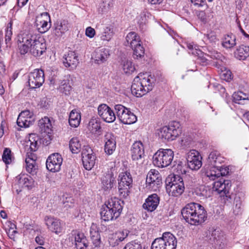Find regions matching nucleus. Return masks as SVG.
<instances>
[{"instance_id": "obj_1", "label": "nucleus", "mask_w": 249, "mask_h": 249, "mask_svg": "<svg viewBox=\"0 0 249 249\" xmlns=\"http://www.w3.org/2000/svg\"><path fill=\"white\" fill-rule=\"evenodd\" d=\"M181 213L185 221L192 225H199L207 218V213L204 207L197 203L186 204L182 209Z\"/></svg>"}, {"instance_id": "obj_2", "label": "nucleus", "mask_w": 249, "mask_h": 249, "mask_svg": "<svg viewBox=\"0 0 249 249\" xmlns=\"http://www.w3.org/2000/svg\"><path fill=\"white\" fill-rule=\"evenodd\" d=\"M155 79L147 73H139L133 80L131 90L133 94L142 97L151 91Z\"/></svg>"}, {"instance_id": "obj_3", "label": "nucleus", "mask_w": 249, "mask_h": 249, "mask_svg": "<svg viewBox=\"0 0 249 249\" xmlns=\"http://www.w3.org/2000/svg\"><path fill=\"white\" fill-rule=\"evenodd\" d=\"M123 204V201L116 197L109 199L101 209V218L105 221L116 219L122 213Z\"/></svg>"}, {"instance_id": "obj_4", "label": "nucleus", "mask_w": 249, "mask_h": 249, "mask_svg": "<svg viewBox=\"0 0 249 249\" xmlns=\"http://www.w3.org/2000/svg\"><path fill=\"white\" fill-rule=\"evenodd\" d=\"M180 124L172 122L168 125L164 126L158 130V135L162 141H173L181 133Z\"/></svg>"}, {"instance_id": "obj_5", "label": "nucleus", "mask_w": 249, "mask_h": 249, "mask_svg": "<svg viewBox=\"0 0 249 249\" xmlns=\"http://www.w3.org/2000/svg\"><path fill=\"white\" fill-rule=\"evenodd\" d=\"M174 156L170 149L160 148L153 156V164L159 168L166 167L171 164Z\"/></svg>"}, {"instance_id": "obj_6", "label": "nucleus", "mask_w": 249, "mask_h": 249, "mask_svg": "<svg viewBox=\"0 0 249 249\" xmlns=\"http://www.w3.org/2000/svg\"><path fill=\"white\" fill-rule=\"evenodd\" d=\"M41 37L39 34L34 33L32 31L24 33L19 36L18 41L20 43L19 49L21 54L26 53L32 49V47L36 44V41H38Z\"/></svg>"}, {"instance_id": "obj_7", "label": "nucleus", "mask_w": 249, "mask_h": 249, "mask_svg": "<svg viewBox=\"0 0 249 249\" xmlns=\"http://www.w3.org/2000/svg\"><path fill=\"white\" fill-rule=\"evenodd\" d=\"M177 239L170 232H164L162 236L155 239L151 245V249H176Z\"/></svg>"}, {"instance_id": "obj_8", "label": "nucleus", "mask_w": 249, "mask_h": 249, "mask_svg": "<svg viewBox=\"0 0 249 249\" xmlns=\"http://www.w3.org/2000/svg\"><path fill=\"white\" fill-rule=\"evenodd\" d=\"M125 39V45L130 46L133 50L134 58L138 59L144 56V48L141 44L140 36L135 32L129 33Z\"/></svg>"}, {"instance_id": "obj_9", "label": "nucleus", "mask_w": 249, "mask_h": 249, "mask_svg": "<svg viewBox=\"0 0 249 249\" xmlns=\"http://www.w3.org/2000/svg\"><path fill=\"white\" fill-rule=\"evenodd\" d=\"M118 180L119 196L122 197H126L129 195L133 182L131 174L128 172L121 173Z\"/></svg>"}, {"instance_id": "obj_10", "label": "nucleus", "mask_w": 249, "mask_h": 249, "mask_svg": "<svg viewBox=\"0 0 249 249\" xmlns=\"http://www.w3.org/2000/svg\"><path fill=\"white\" fill-rule=\"evenodd\" d=\"M44 82V73L41 69H35L28 75V85L32 89L39 88Z\"/></svg>"}, {"instance_id": "obj_11", "label": "nucleus", "mask_w": 249, "mask_h": 249, "mask_svg": "<svg viewBox=\"0 0 249 249\" xmlns=\"http://www.w3.org/2000/svg\"><path fill=\"white\" fill-rule=\"evenodd\" d=\"M82 157L84 168L87 170H91L96 162V156L92 149L89 146H84Z\"/></svg>"}, {"instance_id": "obj_12", "label": "nucleus", "mask_w": 249, "mask_h": 249, "mask_svg": "<svg viewBox=\"0 0 249 249\" xmlns=\"http://www.w3.org/2000/svg\"><path fill=\"white\" fill-rule=\"evenodd\" d=\"M146 182L147 186L156 191L162 184L161 177L159 172L155 169L150 170L147 175Z\"/></svg>"}, {"instance_id": "obj_13", "label": "nucleus", "mask_w": 249, "mask_h": 249, "mask_svg": "<svg viewBox=\"0 0 249 249\" xmlns=\"http://www.w3.org/2000/svg\"><path fill=\"white\" fill-rule=\"evenodd\" d=\"M184 183L182 178L178 179V182L174 180L166 183V191L169 196H178L181 195L184 192Z\"/></svg>"}, {"instance_id": "obj_14", "label": "nucleus", "mask_w": 249, "mask_h": 249, "mask_svg": "<svg viewBox=\"0 0 249 249\" xmlns=\"http://www.w3.org/2000/svg\"><path fill=\"white\" fill-rule=\"evenodd\" d=\"M202 158L196 150H191L186 154L188 167L192 170L199 169L202 166Z\"/></svg>"}, {"instance_id": "obj_15", "label": "nucleus", "mask_w": 249, "mask_h": 249, "mask_svg": "<svg viewBox=\"0 0 249 249\" xmlns=\"http://www.w3.org/2000/svg\"><path fill=\"white\" fill-rule=\"evenodd\" d=\"M63 161L61 155L55 153L51 154L46 160V167L50 171L55 172L60 170Z\"/></svg>"}, {"instance_id": "obj_16", "label": "nucleus", "mask_w": 249, "mask_h": 249, "mask_svg": "<svg viewBox=\"0 0 249 249\" xmlns=\"http://www.w3.org/2000/svg\"><path fill=\"white\" fill-rule=\"evenodd\" d=\"M99 116L107 123H112L116 119V114L113 110L106 104H102L98 107Z\"/></svg>"}, {"instance_id": "obj_17", "label": "nucleus", "mask_w": 249, "mask_h": 249, "mask_svg": "<svg viewBox=\"0 0 249 249\" xmlns=\"http://www.w3.org/2000/svg\"><path fill=\"white\" fill-rule=\"evenodd\" d=\"M71 28V24L67 19L57 20L53 24V34L57 37L63 36Z\"/></svg>"}, {"instance_id": "obj_18", "label": "nucleus", "mask_w": 249, "mask_h": 249, "mask_svg": "<svg viewBox=\"0 0 249 249\" xmlns=\"http://www.w3.org/2000/svg\"><path fill=\"white\" fill-rule=\"evenodd\" d=\"M34 121L33 113L29 110L22 111L18 115L17 123L20 127H28Z\"/></svg>"}, {"instance_id": "obj_19", "label": "nucleus", "mask_w": 249, "mask_h": 249, "mask_svg": "<svg viewBox=\"0 0 249 249\" xmlns=\"http://www.w3.org/2000/svg\"><path fill=\"white\" fill-rule=\"evenodd\" d=\"M72 241L74 240V245L77 249H86L88 246V242L84 233L74 231L69 237Z\"/></svg>"}, {"instance_id": "obj_20", "label": "nucleus", "mask_w": 249, "mask_h": 249, "mask_svg": "<svg viewBox=\"0 0 249 249\" xmlns=\"http://www.w3.org/2000/svg\"><path fill=\"white\" fill-rule=\"evenodd\" d=\"M131 155L132 160L135 161H138L144 158V146L141 141L135 142L133 144L131 149Z\"/></svg>"}, {"instance_id": "obj_21", "label": "nucleus", "mask_w": 249, "mask_h": 249, "mask_svg": "<svg viewBox=\"0 0 249 249\" xmlns=\"http://www.w3.org/2000/svg\"><path fill=\"white\" fill-rule=\"evenodd\" d=\"M63 63L65 67L70 70H73L76 68L78 64V56L74 52H70L64 55Z\"/></svg>"}, {"instance_id": "obj_22", "label": "nucleus", "mask_w": 249, "mask_h": 249, "mask_svg": "<svg viewBox=\"0 0 249 249\" xmlns=\"http://www.w3.org/2000/svg\"><path fill=\"white\" fill-rule=\"evenodd\" d=\"M16 180L18 187L30 190L34 186V179L28 175H19L16 177Z\"/></svg>"}, {"instance_id": "obj_23", "label": "nucleus", "mask_w": 249, "mask_h": 249, "mask_svg": "<svg viewBox=\"0 0 249 249\" xmlns=\"http://www.w3.org/2000/svg\"><path fill=\"white\" fill-rule=\"evenodd\" d=\"M115 178L112 172H108L101 178L102 189L106 192L110 190L115 183Z\"/></svg>"}, {"instance_id": "obj_24", "label": "nucleus", "mask_w": 249, "mask_h": 249, "mask_svg": "<svg viewBox=\"0 0 249 249\" xmlns=\"http://www.w3.org/2000/svg\"><path fill=\"white\" fill-rule=\"evenodd\" d=\"M129 233L128 230H123L111 234L108 239L110 245L112 246L118 245L127 237Z\"/></svg>"}, {"instance_id": "obj_25", "label": "nucleus", "mask_w": 249, "mask_h": 249, "mask_svg": "<svg viewBox=\"0 0 249 249\" xmlns=\"http://www.w3.org/2000/svg\"><path fill=\"white\" fill-rule=\"evenodd\" d=\"M160 202V197L156 194L148 196L143 204V208L150 212H153L157 208Z\"/></svg>"}, {"instance_id": "obj_26", "label": "nucleus", "mask_w": 249, "mask_h": 249, "mask_svg": "<svg viewBox=\"0 0 249 249\" xmlns=\"http://www.w3.org/2000/svg\"><path fill=\"white\" fill-rule=\"evenodd\" d=\"M105 151L108 155H111L116 149V141L114 136L107 133L105 136Z\"/></svg>"}, {"instance_id": "obj_27", "label": "nucleus", "mask_w": 249, "mask_h": 249, "mask_svg": "<svg viewBox=\"0 0 249 249\" xmlns=\"http://www.w3.org/2000/svg\"><path fill=\"white\" fill-rule=\"evenodd\" d=\"M38 41H36V44L32 46L30 52L35 56H39L45 52L46 45L43 37H41Z\"/></svg>"}, {"instance_id": "obj_28", "label": "nucleus", "mask_w": 249, "mask_h": 249, "mask_svg": "<svg viewBox=\"0 0 249 249\" xmlns=\"http://www.w3.org/2000/svg\"><path fill=\"white\" fill-rule=\"evenodd\" d=\"M109 55L108 49L105 48H98L93 53V58L96 63L101 64L107 60Z\"/></svg>"}, {"instance_id": "obj_29", "label": "nucleus", "mask_w": 249, "mask_h": 249, "mask_svg": "<svg viewBox=\"0 0 249 249\" xmlns=\"http://www.w3.org/2000/svg\"><path fill=\"white\" fill-rule=\"evenodd\" d=\"M3 228L5 231L8 236L12 239L15 238V234L17 233L16 231V226L14 223L11 221H6L4 223H2Z\"/></svg>"}, {"instance_id": "obj_30", "label": "nucleus", "mask_w": 249, "mask_h": 249, "mask_svg": "<svg viewBox=\"0 0 249 249\" xmlns=\"http://www.w3.org/2000/svg\"><path fill=\"white\" fill-rule=\"evenodd\" d=\"M39 138L35 134L29 135V139L26 142V148L30 149L31 151H36L37 149Z\"/></svg>"}, {"instance_id": "obj_31", "label": "nucleus", "mask_w": 249, "mask_h": 249, "mask_svg": "<svg viewBox=\"0 0 249 249\" xmlns=\"http://www.w3.org/2000/svg\"><path fill=\"white\" fill-rule=\"evenodd\" d=\"M81 121L80 113L76 109L72 110L70 113L69 122L73 127L79 126Z\"/></svg>"}, {"instance_id": "obj_32", "label": "nucleus", "mask_w": 249, "mask_h": 249, "mask_svg": "<svg viewBox=\"0 0 249 249\" xmlns=\"http://www.w3.org/2000/svg\"><path fill=\"white\" fill-rule=\"evenodd\" d=\"M38 125L40 131L46 133H50L52 131V125L50 119L44 117L38 122Z\"/></svg>"}, {"instance_id": "obj_33", "label": "nucleus", "mask_w": 249, "mask_h": 249, "mask_svg": "<svg viewBox=\"0 0 249 249\" xmlns=\"http://www.w3.org/2000/svg\"><path fill=\"white\" fill-rule=\"evenodd\" d=\"M235 56L239 60H245L249 56V47L240 46L234 53Z\"/></svg>"}, {"instance_id": "obj_34", "label": "nucleus", "mask_w": 249, "mask_h": 249, "mask_svg": "<svg viewBox=\"0 0 249 249\" xmlns=\"http://www.w3.org/2000/svg\"><path fill=\"white\" fill-rule=\"evenodd\" d=\"M27 154H29V153H27ZM27 156L28 157L25 159L27 171L29 173L34 175L36 172V168L35 165L36 161L34 159V156L31 154L30 156L28 155Z\"/></svg>"}, {"instance_id": "obj_35", "label": "nucleus", "mask_w": 249, "mask_h": 249, "mask_svg": "<svg viewBox=\"0 0 249 249\" xmlns=\"http://www.w3.org/2000/svg\"><path fill=\"white\" fill-rule=\"evenodd\" d=\"M114 34L112 28L108 26H104L99 36L102 40L109 41L113 37Z\"/></svg>"}, {"instance_id": "obj_36", "label": "nucleus", "mask_w": 249, "mask_h": 249, "mask_svg": "<svg viewBox=\"0 0 249 249\" xmlns=\"http://www.w3.org/2000/svg\"><path fill=\"white\" fill-rule=\"evenodd\" d=\"M120 120L124 124H132L137 121V117L128 109Z\"/></svg>"}, {"instance_id": "obj_37", "label": "nucleus", "mask_w": 249, "mask_h": 249, "mask_svg": "<svg viewBox=\"0 0 249 249\" xmlns=\"http://www.w3.org/2000/svg\"><path fill=\"white\" fill-rule=\"evenodd\" d=\"M236 38L232 34L227 35L223 40L222 45L227 49H231L236 45Z\"/></svg>"}, {"instance_id": "obj_38", "label": "nucleus", "mask_w": 249, "mask_h": 249, "mask_svg": "<svg viewBox=\"0 0 249 249\" xmlns=\"http://www.w3.org/2000/svg\"><path fill=\"white\" fill-rule=\"evenodd\" d=\"M69 147L73 153H78L80 151L81 143L79 139L77 137L72 138L70 141Z\"/></svg>"}, {"instance_id": "obj_39", "label": "nucleus", "mask_w": 249, "mask_h": 249, "mask_svg": "<svg viewBox=\"0 0 249 249\" xmlns=\"http://www.w3.org/2000/svg\"><path fill=\"white\" fill-rule=\"evenodd\" d=\"M231 186V185L229 180H225L224 183L221 186L219 191H218L217 193L220 195L221 196H225L226 199L228 200V198H231L230 196L227 195L229 194Z\"/></svg>"}, {"instance_id": "obj_40", "label": "nucleus", "mask_w": 249, "mask_h": 249, "mask_svg": "<svg viewBox=\"0 0 249 249\" xmlns=\"http://www.w3.org/2000/svg\"><path fill=\"white\" fill-rule=\"evenodd\" d=\"M197 16L203 22H208L213 16L212 13L208 9L204 11H198Z\"/></svg>"}, {"instance_id": "obj_41", "label": "nucleus", "mask_w": 249, "mask_h": 249, "mask_svg": "<svg viewBox=\"0 0 249 249\" xmlns=\"http://www.w3.org/2000/svg\"><path fill=\"white\" fill-rule=\"evenodd\" d=\"M36 24L38 32L41 33H44L47 32L51 27V24H49L48 21L45 20L40 21L37 19Z\"/></svg>"}, {"instance_id": "obj_42", "label": "nucleus", "mask_w": 249, "mask_h": 249, "mask_svg": "<svg viewBox=\"0 0 249 249\" xmlns=\"http://www.w3.org/2000/svg\"><path fill=\"white\" fill-rule=\"evenodd\" d=\"M14 157L12 155L11 150L8 148H5L2 155V160L6 165L12 163Z\"/></svg>"}, {"instance_id": "obj_43", "label": "nucleus", "mask_w": 249, "mask_h": 249, "mask_svg": "<svg viewBox=\"0 0 249 249\" xmlns=\"http://www.w3.org/2000/svg\"><path fill=\"white\" fill-rule=\"evenodd\" d=\"M60 91L65 95L70 94L71 88L70 84V81L68 78L65 79L61 81L59 86Z\"/></svg>"}, {"instance_id": "obj_44", "label": "nucleus", "mask_w": 249, "mask_h": 249, "mask_svg": "<svg viewBox=\"0 0 249 249\" xmlns=\"http://www.w3.org/2000/svg\"><path fill=\"white\" fill-rule=\"evenodd\" d=\"M208 158L211 163L215 166L217 163H221L222 161L221 157L217 151L212 152Z\"/></svg>"}, {"instance_id": "obj_45", "label": "nucleus", "mask_w": 249, "mask_h": 249, "mask_svg": "<svg viewBox=\"0 0 249 249\" xmlns=\"http://www.w3.org/2000/svg\"><path fill=\"white\" fill-rule=\"evenodd\" d=\"M88 128L91 133H96L101 129L100 124L96 119L91 120L89 123Z\"/></svg>"}, {"instance_id": "obj_46", "label": "nucleus", "mask_w": 249, "mask_h": 249, "mask_svg": "<svg viewBox=\"0 0 249 249\" xmlns=\"http://www.w3.org/2000/svg\"><path fill=\"white\" fill-rule=\"evenodd\" d=\"M206 176L209 178L210 179L214 180L215 178L220 177L222 176V173H221V170L217 169L215 170V168L210 171L206 172Z\"/></svg>"}, {"instance_id": "obj_47", "label": "nucleus", "mask_w": 249, "mask_h": 249, "mask_svg": "<svg viewBox=\"0 0 249 249\" xmlns=\"http://www.w3.org/2000/svg\"><path fill=\"white\" fill-rule=\"evenodd\" d=\"M123 69L125 73L131 74L135 71V68L131 61L126 60L123 64Z\"/></svg>"}, {"instance_id": "obj_48", "label": "nucleus", "mask_w": 249, "mask_h": 249, "mask_svg": "<svg viewBox=\"0 0 249 249\" xmlns=\"http://www.w3.org/2000/svg\"><path fill=\"white\" fill-rule=\"evenodd\" d=\"M187 47L189 49V53L194 55H199L201 52L198 49V46L195 45L193 42L187 43Z\"/></svg>"}, {"instance_id": "obj_49", "label": "nucleus", "mask_w": 249, "mask_h": 249, "mask_svg": "<svg viewBox=\"0 0 249 249\" xmlns=\"http://www.w3.org/2000/svg\"><path fill=\"white\" fill-rule=\"evenodd\" d=\"M114 109L116 114L119 120L122 118L124 113H125L128 108L125 107L122 105H116L114 106Z\"/></svg>"}, {"instance_id": "obj_50", "label": "nucleus", "mask_w": 249, "mask_h": 249, "mask_svg": "<svg viewBox=\"0 0 249 249\" xmlns=\"http://www.w3.org/2000/svg\"><path fill=\"white\" fill-rule=\"evenodd\" d=\"M183 182L184 183V186L186 185V187H188L189 189H191L194 186L196 180L193 177L190 176H186L183 180Z\"/></svg>"}, {"instance_id": "obj_51", "label": "nucleus", "mask_w": 249, "mask_h": 249, "mask_svg": "<svg viewBox=\"0 0 249 249\" xmlns=\"http://www.w3.org/2000/svg\"><path fill=\"white\" fill-rule=\"evenodd\" d=\"M63 203L64 207L68 209L74 206V200L71 197H65L63 196Z\"/></svg>"}, {"instance_id": "obj_52", "label": "nucleus", "mask_w": 249, "mask_h": 249, "mask_svg": "<svg viewBox=\"0 0 249 249\" xmlns=\"http://www.w3.org/2000/svg\"><path fill=\"white\" fill-rule=\"evenodd\" d=\"M123 249H142L140 242L133 241L126 244Z\"/></svg>"}, {"instance_id": "obj_53", "label": "nucleus", "mask_w": 249, "mask_h": 249, "mask_svg": "<svg viewBox=\"0 0 249 249\" xmlns=\"http://www.w3.org/2000/svg\"><path fill=\"white\" fill-rule=\"evenodd\" d=\"M12 23L11 21H10V22L8 23L5 29V42L6 44H7L8 41H9L11 40V38L12 36Z\"/></svg>"}, {"instance_id": "obj_54", "label": "nucleus", "mask_w": 249, "mask_h": 249, "mask_svg": "<svg viewBox=\"0 0 249 249\" xmlns=\"http://www.w3.org/2000/svg\"><path fill=\"white\" fill-rule=\"evenodd\" d=\"M49 229L56 233L60 232L61 231V227L59 220L56 219Z\"/></svg>"}, {"instance_id": "obj_55", "label": "nucleus", "mask_w": 249, "mask_h": 249, "mask_svg": "<svg viewBox=\"0 0 249 249\" xmlns=\"http://www.w3.org/2000/svg\"><path fill=\"white\" fill-rule=\"evenodd\" d=\"M193 142V138L189 135H184L181 140V144L185 147L189 146Z\"/></svg>"}, {"instance_id": "obj_56", "label": "nucleus", "mask_w": 249, "mask_h": 249, "mask_svg": "<svg viewBox=\"0 0 249 249\" xmlns=\"http://www.w3.org/2000/svg\"><path fill=\"white\" fill-rule=\"evenodd\" d=\"M240 91L234 92L232 95L233 101L234 103L239 104H244V103L242 100V97L241 94H240Z\"/></svg>"}, {"instance_id": "obj_57", "label": "nucleus", "mask_w": 249, "mask_h": 249, "mask_svg": "<svg viewBox=\"0 0 249 249\" xmlns=\"http://www.w3.org/2000/svg\"><path fill=\"white\" fill-rule=\"evenodd\" d=\"M90 234L91 237H97L100 234L99 233L97 225L92 223L90 229Z\"/></svg>"}, {"instance_id": "obj_58", "label": "nucleus", "mask_w": 249, "mask_h": 249, "mask_svg": "<svg viewBox=\"0 0 249 249\" xmlns=\"http://www.w3.org/2000/svg\"><path fill=\"white\" fill-rule=\"evenodd\" d=\"M225 180L220 179V180L215 181L213 184V190L216 192L219 191L221 186L224 183Z\"/></svg>"}, {"instance_id": "obj_59", "label": "nucleus", "mask_w": 249, "mask_h": 249, "mask_svg": "<svg viewBox=\"0 0 249 249\" xmlns=\"http://www.w3.org/2000/svg\"><path fill=\"white\" fill-rule=\"evenodd\" d=\"M147 22V18L146 13H142L140 15V18L139 19V23L141 26L145 25Z\"/></svg>"}, {"instance_id": "obj_60", "label": "nucleus", "mask_w": 249, "mask_h": 249, "mask_svg": "<svg viewBox=\"0 0 249 249\" xmlns=\"http://www.w3.org/2000/svg\"><path fill=\"white\" fill-rule=\"evenodd\" d=\"M95 34V30L91 27H88L86 30V35L92 38Z\"/></svg>"}, {"instance_id": "obj_61", "label": "nucleus", "mask_w": 249, "mask_h": 249, "mask_svg": "<svg viewBox=\"0 0 249 249\" xmlns=\"http://www.w3.org/2000/svg\"><path fill=\"white\" fill-rule=\"evenodd\" d=\"M56 220V219L49 216H46L45 218L46 224L47 225L49 228H50V227L52 226V224H53V223L55 222Z\"/></svg>"}, {"instance_id": "obj_62", "label": "nucleus", "mask_w": 249, "mask_h": 249, "mask_svg": "<svg viewBox=\"0 0 249 249\" xmlns=\"http://www.w3.org/2000/svg\"><path fill=\"white\" fill-rule=\"evenodd\" d=\"M191 2L194 4L195 5L198 6H203L204 5L207 6L206 0H191Z\"/></svg>"}, {"instance_id": "obj_63", "label": "nucleus", "mask_w": 249, "mask_h": 249, "mask_svg": "<svg viewBox=\"0 0 249 249\" xmlns=\"http://www.w3.org/2000/svg\"><path fill=\"white\" fill-rule=\"evenodd\" d=\"M231 72L230 71H222V75L225 80L228 81L231 79Z\"/></svg>"}, {"instance_id": "obj_64", "label": "nucleus", "mask_w": 249, "mask_h": 249, "mask_svg": "<svg viewBox=\"0 0 249 249\" xmlns=\"http://www.w3.org/2000/svg\"><path fill=\"white\" fill-rule=\"evenodd\" d=\"M1 130L2 131V135L8 133V128L6 123L4 121L1 122Z\"/></svg>"}]
</instances>
